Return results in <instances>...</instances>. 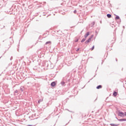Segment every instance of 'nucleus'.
I'll return each mask as SVG.
<instances>
[{
  "label": "nucleus",
  "instance_id": "obj_10",
  "mask_svg": "<svg viewBox=\"0 0 126 126\" xmlns=\"http://www.w3.org/2000/svg\"><path fill=\"white\" fill-rule=\"evenodd\" d=\"M43 101V99H39L38 101V104H40V103H41V102H42Z\"/></svg>",
  "mask_w": 126,
  "mask_h": 126
},
{
  "label": "nucleus",
  "instance_id": "obj_15",
  "mask_svg": "<svg viewBox=\"0 0 126 126\" xmlns=\"http://www.w3.org/2000/svg\"><path fill=\"white\" fill-rule=\"evenodd\" d=\"M74 42H78V39H76V40H74Z\"/></svg>",
  "mask_w": 126,
  "mask_h": 126
},
{
  "label": "nucleus",
  "instance_id": "obj_9",
  "mask_svg": "<svg viewBox=\"0 0 126 126\" xmlns=\"http://www.w3.org/2000/svg\"><path fill=\"white\" fill-rule=\"evenodd\" d=\"M110 126H119V124L116 125V124H110Z\"/></svg>",
  "mask_w": 126,
  "mask_h": 126
},
{
  "label": "nucleus",
  "instance_id": "obj_4",
  "mask_svg": "<svg viewBox=\"0 0 126 126\" xmlns=\"http://www.w3.org/2000/svg\"><path fill=\"white\" fill-rule=\"evenodd\" d=\"M89 36V32H87V33L85 34L84 37H85V38L86 39V38H87V36Z\"/></svg>",
  "mask_w": 126,
  "mask_h": 126
},
{
  "label": "nucleus",
  "instance_id": "obj_14",
  "mask_svg": "<svg viewBox=\"0 0 126 126\" xmlns=\"http://www.w3.org/2000/svg\"><path fill=\"white\" fill-rule=\"evenodd\" d=\"M94 46H93L92 47V48H91V51H93V49H94Z\"/></svg>",
  "mask_w": 126,
  "mask_h": 126
},
{
  "label": "nucleus",
  "instance_id": "obj_7",
  "mask_svg": "<svg viewBox=\"0 0 126 126\" xmlns=\"http://www.w3.org/2000/svg\"><path fill=\"white\" fill-rule=\"evenodd\" d=\"M107 17H108V18H111V17H112V15L108 14H107Z\"/></svg>",
  "mask_w": 126,
  "mask_h": 126
},
{
  "label": "nucleus",
  "instance_id": "obj_11",
  "mask_svg": "<svg viewBox=\"0 0 126 126\" xmlns=\"http://www.w3.org/2000/svg\"><path fill=\"white\" fill-rule=\"evenodd\" d=\"M51 41H47L46 42L45 44L48 45V44H51Z\"/></svg>",
  "mask_w": 126,
  "mask_h": 126
},
{
  "label": "nucleus",
  "instance_id": "obj_17",
  "mask_svg": "<svg viewBox=\"0 0 126 126\" xmlns=\"http://www.w3.org/2000/svg\"><path fill=\"white\" fill-rule=\"evenodd\" d=\"M76 51L77 52H78V51H79V48H78Z\"/></svg>",
  "mask_w": 126,
  "mask_h": 126
},
{
  "label": "nucleus",
  "instance_id": "obj_8",
  "mask_svg": "<svg viewBox=\"0 0 126 126\" xmlns=\"http://www.w3.org/2000/svg\"><path fill=\"white\" fill-rule=\"evenodd\" d=\"M101 88H102V86L101 85H99L96 87L97 89H100Z\"/></svg>",
  "mask_w": 126,
  "mask_h": 126
},
{
  "label": "nucleus",
  "instance_id": "obj_18",
  "mask_svg": "<svg viewBox=\"0 0 126 126\" xmlns=\"http://www.w3.org/2000/svg\"><path fill=\"white\" fill-rule=\"evenodd\" d=\"M125 116H126V112H125Z\"/></svg>",
  "mask_w": 126,
  "mask_h": 126
},
{
  "label": "nucleus",
  "instance_id": "obj_2",
  "mask_svg": "<svg viewBox=\"0 0 126 126\" xmlns=\"http://www.w3.org/2000/svg\"><path fill=\"white\" fill-rule=\"evenodd\" d=\"M118 116L120 117H125V113H124V112H119Z\"/></svg>",
  "mask_w": 126,
  "mask_h": 126
},
{
  "label": "nucleus",
  "instance_id": "obj_16",
  "mask_svg": "<svg viewBox=\"0 0 126 126\" xmlns=\"http://www.w3.org/2000/svg\"><path fill=\"white\" fill-rule=\"evenodd\" d=\"M76 12H77L76 10H75L74 11V13H76Z\"/></svg>",
  "mask_w": 126,
  "mask_h": 126
},
{
  "label": "nucleus",
  "instance_id": "obj_12",
  "mask_svg": "<svg viewBox=\"0 0 126 126\" xmlns=\"http://www.w3.org/2000/svg\"><path fill=\"white\" fill-rule=\"evenodd\" d=\"M115 19L117 20L118 19H120V17H119L118 16H117L115 18Z\"/></svg>",
  "mask_w": 126,
  "mask_h": 126
},
{
  "label": "nucleus",
  "instance_id": "obj_5",
  "mask_svg": "<svg viewBox=\"0 0 126 126\" xmlns=\"http://www.w3.org/2000/svg\"><path fill=\"white\" fill-rule=\"evenodd\" d=\"M113 95V96H114V97H116V96H117V95H118V92H114Z\"/></svg>",
  "mask_w": 126,
  "mask_h": 126
},
{
  "label": "nucleus",
  "instance_id": "obj_1",
  "mask_svg": "<svg viewBox=\"0 0 126 126\" xmlns=\"http://www.w3.org/2000/svg\"><path fill=\"white\" fill-rule=\"evenodd\" d=\"M94 35H91L90 38L88 39V40H87L86 42H85V44H88V43H89L90 42H91V39H92V38H93Z\"/></svg>",
  "mask_w": 126,
  "mask_h": 126
},
{
  "label": "nucleus",
  "instance_id": "obj_3",
  "mask_svg": "<svg viewBox=\"0 0 126 126\" xmlns=\"http://www.w3.org/2000/svg\"><path fill=\"white\" fill-rule=\"evenodd\" d=\"M51 86H52V87H54V86H56V82H53L52 83H51Z\"/></svg>",
  "mask_w": 126,
  "mask_h": 126
},
{
  "label": "nucleus",
  "instance_id": "obj_6",
  "mask_svg": "<svg viewBox=\"0 0 126 126\" xmlns=\"http://www.w3.org/2000/svg\"><path fill=\"white\" fill-rule=\"evenodd\" d=\"M119 122H126V119H119Z\"/></svg>",
  "mask_w": 126,
  "mask_h": 126
},
{
  "label": "nucleus",
  "instance_id": "obj_13",
  "mask_svg": "<svg viewBox=\"0 0 126 126\" xmlns=\"http://www.w3.org/2000/svg\"><path fill=\"white\" fill-rule=\"evenodd\" d=\"M86 40V38H83V39L81 40V42L83 43V42H84Z\"/></svg>",
  "mask_w": 126,
  "mask_h": 126
}]
</instances>
